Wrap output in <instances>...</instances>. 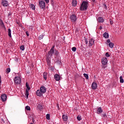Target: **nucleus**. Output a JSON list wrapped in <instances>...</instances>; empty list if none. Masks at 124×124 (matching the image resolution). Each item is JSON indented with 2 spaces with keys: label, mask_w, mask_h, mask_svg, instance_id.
I'll use <instances>...</instances> for the list:
<instances>
[{
  "label": "nucleus",
  "mask_w": 124,
  "mask_h": 124,
  "mask_svg": "<svg viewBox=\"0 0 124 124\" xmlns=\"http://www.w3.org/2000/svg\"><path fill=\"white\" fill-rule=\"evenodd\" d=\"M26 87L27 88V91H30V90H31V88H30V86H29V83H28V82L26 83Z\"/></svg>",
  "instance_id": "nucleus-22"
},
{
  "label": "nucleus",
  "mask_w": 124,
  "mask_h": 124,
  "mask_svg": "<svg viewBox=\"0 0 124 124\" xmlns=\"http://www.w3.org/2000/svg\"><path fill=\"white\" fill-rule=\"evenodd\" d=\"M108 45L110 48H113V47H114V43L112 42L109 43Z\"/></svg>",
  "instance_id": "nucleus-25"
},
{
  "label": "nucleus",
  "mask_w": 124,
  "mask_h": 124,
  "mask_svg": "<svg viewBox=\"0 0 124 124\" xmlns=\"http://www.w3.org/2000/svg\"><path fill=\"white\" fill-rule=\"evenodd\" d=\"M32 123H34V119L33 118L32 119Z\"/></svg>",
  "instance_id": "nucleus-48"
},
{
  "label": "nucleus",
  "mask_w": 124,
  "mask_h": 124,
  "mask_svg": "<svg viewBox=\"0 0 124 124\" xmlns=\"http://www.w3.org/2000/svg\"><path fill=\"white\" fill-rule=\"evenodd\" d=\"M72 50L73 52H76V47H73L72 48Z\"/></svg>",
  "instance_id": "nucleus-38"
},
{
  "label": "nucleus",
  "mask_w": 124,
  "mask_h": 124,
  "mask_svg": "<svg viewBox=\"0 0 124 124\" xmlns=\"http://www.w3.org/2000/svg\"><path fill=\"white\" fill-rule=\"evenodd\" d=\"M91 87L92 90H96L97 89V84L96 82H93Z\"/></svg>",
  "instance_id": "nucleus-7"
},
{
  "label": "nucleus",
  "mask_w": 124,
  "mask_h": 124,
  "mask_svg": "<svg viewBox=\"0 0 124 124\" xmlns=\"http://www.w3.org/2000/svg\"><path fill=\"white\" fill-rule=\"evenodd\" d=\"M93 2H94L95 1V0H92Z\"/></svg>",
  "instance_id": "nucleus-51"
},
{
  "label": "nucleus",
  "mask_w": 124,
  "mask_h": 124,
  "mask_svg": "<svg viewBox=\"0 0 124 124\" xmlns=\"http://www.w3.org/2000/svg\"><path fill=\"white\" fill-rule=\"evenodd\" d=\"M38 108L39 109V110H42V106L41 105H40V104H39L38 105Z\"/></svg>",
  "instance_id": "nucleus-32"
},
{
  "label": "nucleus",
  "mask_w": 124,
  "mask_h": 124,
  "mask_svg": "<svg viewBox=\"0 0 124 124\" xmlns=\"http://www.w3.org/2000/svg\"><path fill=\"white\" fill-rule=\"evenodd\" d=\"M8 35L10 37H12L11 36V29H9L8 30Z\"/></svg>",
  "instance_id": "nucleus-23"
},
{
  "label": "nucleus",
  "mask_w": 124,
  "mask_h": 124,
  "mask_svg": "<svg viewBox=\"0 0 124 124\" xmlns=\"http://www.w3.org/2000/svg\"><path fill=\"white\" fill-rule=\"evenodd\" d=\"M1 4L3 6H8V2L7 0H3L1 1Z\"/></svg>",
  "instance_id": "nucleus-10"
},
{
  "label": "nucleus",
  "mask_w": 124,
  "mask_h": 124,
  "mask_svg": "<svg viewBox=\"0 0 124 124\" xmlns=\"http://www.w3.org/2000/svg\"><path fill=\"white\" fill-rule=\"evenodd\" d=\"M46 61L47 62V63L48 65H50V64L51 63V60H50L51 57H49L48 56H46Z\"/></svg>",
  "instance_id": "nucleus-16"
},
{
  "label": "nucleus",
  "mask_w": 124,
  "mask_h": 124,
  "mask_svg": "<svg viewBox=\"0 0 124 124\" xmlns=\"http://www.w3.org/2000/svg\"><path fill=\"white\" fill-rule=\"evenodd\" d=\"M54 0H50V2H51L52 4H53V3H54Z\"/></svg>",
  "instance_id": "nucleus-46"
},
{
  "label": "nucleus",
  "mask_w": 124,
  "mask_h": 124,
  "mask_svg": "<svg viewBox=\"0 0 124 124\" xmlns=\"http://www.w3.org/2000/svg\"><path fill=\"white\" fill-rule=\"evenodd\" d=\"M1 122H3V123H4V121L3 120V119H1Z\"/></svg>",
  "instance_id": "nucleus-49"
},
{
  "label": "nucleus",
  "mask_w": 124,
  "mask_h": 124,
  "mask_svg": "<svg viewBox=\"0 0 124 124\" xmlns=\"http://www.w3.org/2000/svg\"><path fill=\"white\" fill-rule=\"evenodd\" d=\"M36 94L37 95V96H42L43 93H42L41 90H37L36 91Z\"/></svg>",
  "instance_id": "nucleus-12"
},
{
  "label": "nucleus",
  "mask_w": 124,
  "mask_h": 124,
  "mask_svg": "<svg viewBox=\"0 0 124 124\" xmlns=\"http://www.w3.org/2000/svg\"><path fill=\"white\" fill-rule=\"evenodd\" d=\"M9 72H10V68H8L6 70V73L7 74L8 73H9Z\"/></svg>",
  "instance_id": "nucleus-31"
},
{
  "label": "nucleus",
  "mask_w": 124,
  "mask_h": 124,
  "mask_svg": "<svg viewBox=\"0 0 124 124\" xmlns=\"http://www.w3.org/2000/svg\"><path fill=\"white\" fill-rule=\"evenodd\" d=\"M110 41V39H108L107 40V42H108V43H111Z\"/></svg>",
  "instance_id": "nucleus-42"
},
{
  "label": "nucleus",
  "mask_w": 124,
  "mask_h": 124,
  "mask_svg": "<svg viewBox=\"0 0 124 124\" xmlns=\"http://www.w3.org/2000/svg\"><path fill=\"white\" fill-rule=\"evenodd\" d=\"M106 57H107V58H109V57H110V55L109 54V53L108 52H107L106 53Z\"/></svg>",
  "instance_id": "nucleus-39"
},
{
  "label": "nucleus",
  "mask_w": 124,
  "mask_h": 124,
  "mask_svg": "<svg viewBox=\"0 0 124 124\" xmlns=\"http://www.w3.org/2000/svg\"><path fill=\"white\" fill-rule=\"evenodd\" d=\"M40 91L43 93H46V88L44 86H42L40 87Z\"/></svg>",
  "instance_id": "nucleus-14"
},
{
  "label": "nucleus",
  "mask_w": 124,
  "mask_h": 124,
  "mask_svg": "<svg viewBox=\"0 0 124 124\" xmlns=\"http://www.w3.org/2000/svg\"><path fill=\"white\" fill-rule=\"evenodd\" d=\"M100 30H102V27L101 26L100 27Z\"/></svg>",
  "instance_id": "nucleus-50"
},
{
  "label": "nucleus",
  "mask_w": 124,
  "mask_h": 124,
  "mask_svg": "<svg viewBox=\"0 0 124 124\" xmlns=\"http://www.w3.org/2000/svg\"><path fill=\"white\" fill-rule=\"evenodd\" d=\"M55 46H53L50 49V51H48L47 55L46 57H48L49 58H51L52 56H53V54H54V52H55Z\"/></svg>",
  "instance_id": "nucleus-2"
},
{
  "label": "nucleus",
  "mask_w": 124,
  "mask_h": 124,
  "mask_svg": "<svg viewBox=\"0 0 124 124\" xmlns=\"http://www.w3.org/2000/svg\"><path fill=\"white\" fill-rule=\"evenodd\" d=\"M0 27H1V28H5V27L4 26V24L2 20L0 21Z\"/></svg>",
  "instance_id": "nucleus-20"
},
{
  "label": "nucleus",
  "mask_w": 124,
  "mask_h": 124,
  "mask_svg": "<svg viewBox=\"0 0 124 124\" xmlns=\"http://www.w3.org/2000/svg\"><path fill=\"white\" fill-rule=\"evenodd\" d=\"M0 86H1V77L0 76Z\"/></svg>",
  "instance_id": "nucleus-41"
},
{
  "label": "nucleus",
  "mask_w": 124,
  "mask_h": 124,
  "mask_svg": "<svg viewBox=\"0 0 124 124\" xmlns=\"http://www.w3.org/2000/svg\"><path fill=\"white\" fill-rule=\"evenodd\" d=\"M20 49L22 50V51H24L25 50V46H21L20 47Z\"/></svg>",
  "instance_id": "nucleus-35"
},
{
  "label": "nucleus",
  "mask_w": 124,
  "mask_h": 124,
  "mask_svg": "<svg viewBox=\"0 0 124 124\" xmlns=\"http://www.w3.org/2000/svg\"><path fill=\"white\" fill-rule=\"evenodd\" d=\"M55 55L56 56H58L59 55V51L57 50H55Z\"/></svg>",
  "instance_id": "nucleus-36"
},
{
  "label": "nucleus",
  "mask_w": 124,
  "mask_h": 124,
  "mask_svg": "<svg viewBox=\"0 0 124 124\" xmlns=\"http://www.w3.org/2000/svg\"><path fill=\"white\" fill-rule=\"evenodd\" d=\"M72 4L73 6H76L77 5V0H73Z\"/></svg>",
  "instance_id": "nucleus-18"
},
{
  "label": "nucleus",
  "mask_w": 124,
  "mask_h": 124,
  "mask_svg": "<svg viewBox=\"0 0 124 124\" xmlns=\"http://www.w3.org/2000/svg\"><path fill=\"white\" fill-rule=\"evenodd\" d=\"M14 81L15 84H16L17 85L21 83V78H20L19 77H16L14 78Z\"/></svg>",
  "instance_id": "nucleus-5"
},
{
  "label": "nucleus",
  "mask_w": 124,
  "mask_h": 124,
  "mask_svg": "<svg viewBox=\"0 0 124 124\" xmlns=\"http://www.w3.org/2000/svg\"><path fill=\"white\" fill-rule=\"evenodd\" d=\"M46 1V3H49V0H44Z\"/></svg>",
  "instance_id": "nucleus-44"
},
{
  "label": "nucleus",
  "mask_w": 124,
  "mask_h": 124,
  "mask_svg": "<svg viewBox=\"0 0 124 124\" xmlns=\"http://www.w3.org/2000/svg\"><path fill=\"white\" fill-rule=\"evenodd\" d=\"M26 35H27V36H30V34L29 33V31H27L26 32Z\"/></svg>",
  "instance_id": "nucleus-40"
},
{
  "label": "nucleus",
  "mask_w": 124,
  "mask_h": 124,
  "mask_svg": "<svg viewBox=\"0 0 124 124\" xmlns=\"http://www.w3.org/2000/svg\"><path fill=\"white\" fill-rule=\"evenodd\" d=\"M88 4H89L88 2L85 1H82L80 5V10H81V11H85V10H87L88 6Z\"/></svg>",
  "instance_id": "nucleus-1"
},
{
  "label": "nucleus",
  "mask_w": 124,
  "mask_h": 124,
  "mask_svg": "<svg viewBox=\"0 0 124 124\" xmlns=\"http://www.w3.org/2000/svg\"><path fill=\"white\" fill-rule=\"evenodd\" d=\"M109 22H110L111 25H113V21H112V20H110L109 21Z\"/></svg>",
  "instance_id": "nucleus-45"
},
{
  "label": "nucleus",
  "mask_w": 124,
  "mask_h": 124,
  "mask_svg": "<svg viewBox=\"0 0 124 124\" xmlns=\"http://www.w3.org/2000/svg\"><path fill=\"white\" fill-rule=\"evenodd\" d=\"M46 119H47V120H50V114H46Z\"/></svg>",
  "instance_id": "nucleus-37"
},
{
  "label": "nucleus",
  "mask_w": 124,
  "mask_h": 124,
  "mask_svg": "<svg viewBox=\"0 0 124 124\" xmlns=\"http://www.w3.org/2000/svg\"><path fill=\"white\" fill-rule=\"evenodd\" d=\"M120 83H124V79L123 78V77L121 76L120 77Z\"/></svg>",
  "instance_id": "nucleus-30"
},
{
  "label": "nucleus",
  "mask_w": 124,
  "mask_h": 124,
  "mask_svg": "<svg viewBox=\"0 0 124 124\" xmlns=\"http://www.w3.org/2000/svg\"><path fill=\"white\" fill-rule=\"evenodd\" d=\"M39 6L41 9H44L46 7L45 2L43 0H40L39 1Z\"/></svg>",
  "instance_id": "nucleus-3"
},
{
  "label": "nucleus",
  "mask_w": 124,
  "mask_h": 124,
  "mask_svg": "<svg viewBox=\"0 0 124 124\" xmlns=\"http://www.w3.org/2000/svg\"><path fill=\"white\" fill-rule=\"evenodd\" d=\"M104 8H105V9H107V6H106V5H104Z\"/></svg>",
  "instance_id": "nucleus-47"
},
{
  "label": "nucleus",
  "mask_w": 124,
  "mask_h": 124,
  "mask_svg": "<svg viewBox=\"0 0 124 124\" xmlns=\"http://www.w3.org/2000/svg\"><path fill=\"white\" fill-rule=\"evenodd\" d=\"M97 21L99 23H103V22H104V19L101 17H99L97 19Z\"/></svg>",
  "instance_id": "nucleus-17"
},
{
  "label": "nucleus",
  "mask_w": 124,
  "mask_h": 124,
  "mask_svg": "<svg viewBox=\"0 0 124 124\" xmlns=\"http://www.w3.org/2000/svg\"><path fill=\"white\" fill-rule=\"evenodd\" d=\"M62 118L63 119V120L64 122H67V120L68 119V117L67 115L64 114L62 115Z\"/></svg>",
  "instance_id": "nucleus-15"
},
{
  "label": "nucleus",
  "mask_w": 124,
  "mask_h": 124,
  "mask_svg": "<svg viewBox=\"0 0 124 124\" xmlns=\"http://www.w3.org/2000/svg\"><path fill=\"white\" fill-rule=\"evenodd\" d=\"M85 42L86 44H88V39H85Z\"/></svg>",
  "instance_id": "nucleus-43"
},
{
  "label": "nucleus",
  "mask_w": 124,
  "mask_h": 124,
  "mask_svg": "<svg viewBox=\"0 0 124 124\" xmlns=\"http://www.w3.org/2000/svg\"><path fill=\"white\" fill-rule=\"evenodd\" d=\"M77 120H78V121H81V120H82V117H81V116L80 115L78 116Z\"/></svg>",
  "instance_id": "nucleus-33"
},
{
  "label": "nucleus",
  "mask_w": 124,
  "mask_h": 124,
  "mask_svg": "<svg viewBox=\"0 0 124 124\" xmlns=\"http://www.w3.org/2000/svg\"><path fill=\"white\" fill-rule=\"evenodd\" d=\"M83 75H84V77H85L86 79H89V75H88V74H84Z\"/></svg>",
  "instance_id": "nucleus-29"
},
{
  "label": "nucleus",
  "mask_w": 124,
  "mask_h": 124,
  "mask_svg": "<svg viewBox=\"0 0 124 124\" xmlns=\"http://www.w3.org/2000/svg\"><path fill=\"white\" fill-rule=\"evenodd\" d=\"M54 79L56 81H60V80H61V76L58 74H55L54 75Z\"/></svg>",
  "instance_id": "nucleus-11"
},
{
  "label": "nucleus",
  "mask_w": 124,
  "mask_h": 124,
  "mask_svg": "<svg viewBox=\"0 0 124 124\" xmlns=\"http://www.w3.org/2000/svg\"><path fill=\"white\" fill-rule=\"evenodd\" d=\"M102 112H103V110H102V108H101V107H99V108H97L96 109L97 114H101Z\"/></svg>",
  "instance_id": "nucleus-13"
},
{
  "label": "nucleus",
  "mask_w": 124,
  "mask_h": 124,
  "mask_svg": "<svg viewBox=\"0 0 124 124\" xmlns=\"http://www.w3.org/2000/svg\"><path fill=\"white\" fill-rule=\"evenodd\" d=\"M102 117H103V118H107V114L106 113H104L101 114Z\"/></svg>",
  "instance_id": "nucleus-28"
},
{
  "label": "nucleus",
  "mask_w": 124,
  "mask_h": 124,
  "mask_svg": "<svg viewBox=\"0 0 124 124\" xmlns=\"http://www.w3.org/2000/svg\"><path fill=\"white\" fill-rule=\"evenodd\" d=\"M70 19L72 23H75L77 21V16L75 15H72L70 17Z\"/></svg>",
  "instance_id": "nucleus-4"
},
{
  "label": "nucleus",
  "mask_w": 124,
  "mask_h": 124,
  "mask_svg": "<svg viewBox=\"0 0 124 124\" xmlns=\"http://www.w3.org/2000/svg\"><path fill=\"white\" fill-rule=\"evenodd\" d=\"M94 44V40H93V39H90L89 42V46L92 47V46H93V45Z\"/></svg>",
  "instance_id": "nucleus-8"
},
{
  "label": "nucleus",
  "mask_w": 124,
  "mask_h": 124,
  "mask_svg": "<svg viewBox=\"0 0 124 124\" xmlns=\"http://www.w3.org/2000/svg\"><path fill=\"white\" fill-rule=\"evenodd\" d=\"M108 62V60H107V59L106 58V57L103 58L102 59V63L104 65H106V64H107V63Z\"/></svg>",
  "instance_id": "nucleus-6"
},
{
  "label": "nucleus",
  "mask_w": 124,
  "mask_h": 124,
  "mask_svg": "<svg viewBox=\"0 0 124 124\" xmlns=\"http://www.w3.org/2000/svg\"><path fill=\"white\" fill-rule=\"evenodd\" d=\"M44 78L45 80H47V73L44 72L43 73Z\"/></svg>",
  "instance_id": "nucleus-21"
},
{
  "label": "nucleus",
  "mask_w": 124,
  "mask_h": 124,
  "mask_svg": "<svg viewBox=\"0 0 124 124\" xmlns=\"http://www.w3.org/2000/svg\"><path fill=\"white\" fill-rule=\"evenodd\" d=\"M29 91L28 90H26V93H25V95L26 96H27V98L29 97V95L30 94V93H29Z\"/></svg>",
  "instance_id": "nucleus-24"
},
{
  "label": "nucleus",
  "mask_w": 124,
  "mask_h": 124,
  "mask_svg": "<svg viewBox=\"0 0 124 124\" xmlns=\"http://www.w3.org/2000/svg\"><path fill=\"white\" fill-rule=\"evenodd\" d=\"M25 109L26 110H27V111H31V108L30 107V106H27L26 107H25Z\"/></svg>",
  "instance_id": "nucleus-26"
},
{
  "label": "nucleus",
  "mask_w": 124,
  "mask_h": 124,
  "mask_svg": "<svg viewBox=\"0 0 124 124\" xmlns=\"http://www.w3.org/2000/svg\"><path fill=\"white\" fill-rule=\"evenodd\" d=\"M43 37H44V36L43 35V34H42L39 36L38 38H39V40H41V39H43Z\"/></svg>",
  "instance_id": "nucleus-27"
},
{
  "label": "nucleus",
  "mask_w": 124,
  "mask_h": 124,
  "mask_svg": "<svg viewBox=\"0 0 124 124\" xmlns=\"http://www.w3.org/2000/svg\"><path fill=\"white\" fill-rule=\"evenodd\" d=\"M31 8L33 9V10H34V9H35V6L33 4H31Z\"/></svg>",
  "instance_id": "nucleus-34"
},
{
  "label": "nucleus",
  "mask_w": 124,
  "mask_h": 124,
  "mask_svg": "<svg viewBox=\"0 0 124 124\" xmlns=\"http://www.w3.org/2000/svg\"><path fill=\"white\" fill-rule=\"evenodd\" d=\"M6 98H7V96L6 94H3L1 95V99L3 101H6Z\"/></svg>",
  "instance_id": "nucleus-9"
},
{
  "label": "nucleus",
  "mask_w": 124,
  "mask_h": 124,
  "mask_svg": "<svg viewBox=\"0 0 124 124\" xmlns=\"http://www.w3.org/2000/svg\"><path fill=\"white\" fill-rule=\"evenodd\" d=\"M103 37H105V38H109V34L106 32L103 34Z\"/></svg>",
  "instance_id": "nucleus-19"
}]
</instances>
